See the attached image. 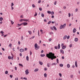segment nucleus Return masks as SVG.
<instances>
[{
  "label": "nucleus",
  "mask_w": 80,
  "mask_h": 80,
  "mask_svg": "<svg viewBox=\"0 0 80 80\" xmlns=\"http://www.w3.org/2000/svg\"><path fill=\"white\" fill-rule=\"evenodd\" d=\"M46 57L48 58H51L52 60H53L54 58H57V57L55 56V54L51 52H49L48 54H47Z\"/></svg>",
  "instance_id": "obj_1"
},
{
  "label": "nucleus",
  "mask_w": 80,
  "mask_h": 80,
  "mask_svg": "<svg viewBox=\"0 0 80 80\" xmlns=\"http://www.w3.org/2000/svg\"><path fill=\"white\" fill-rule=\"evenodd\" d=\"M34 47L35 48V50H38L40 48V47L38 46V45H37V43L35 44Z\"/></svg>",
  "instance_id": "obj_2"
},
{
  "label": "nucleus",
  "mask_w": 80,
  "mask_h": 80,
  "mask_svg": "<svg viewBox=\"0 0 80 80\" xmlns=\"http://www.w3.org/2000/svg\"><path fill=\"white\" fill-rule=\"evenodd\" d=\"M66 26V23H65L64 25H62L60 26V29H62V28L63 29L65 26Z\"/></svg>",
  "instance_id": "obj_3"
},
{
  "label": "nucleus",
  "mask_w": 80,
  "mask_h": 80,
  "mask_svg": "<svg viewBox=\"0 0 80 80\" xmlns=\"http://www.w3.org/2000/svg\"><path fill=\"white\" fill-rule=\"evenodd\" d=\"M25 72L26 73V75H28V73H29V72H28V69L26 70Z\"/></svg>",
  "instance_id": "obj_4"
},
{
  "label": "nucleus",
  "mask_w": 80,
  "mask_h": 80,
  "mask_svg": "<svg viewBox=\"0 0 80 80\" xmlns=\"http://www.w3.org/2000/svg\"><path fill=\"white\" fill-rule=\"evenodd\" d=\"M60 52L61 53H62V54H63L64 53V51H63V49H61Z\"/></svg>",
  "instance_id": "obj_5"
},
{
  "label": "nucleus",
  "mask_w": 80,
  "mask_h": 80,
  "mask_svg": "<svg viewBox=\"0 0 80 80\" xmlns=\"http://www.w3.org/2000/svg\"><path fill=\"white\" fill-rule=\"evenodd\" d=\"M22 23V25H24V26H25V25H27L28 24V23H27V22H23Z\"/></svg>",
  "instance_id": "obj_6"
},
{
  "label": "nucleus",
  "mask_w": 80,
  "mask_h": 80,
  "mask_svg": "<svg viewBox=\"0 0 80 80\" xmlns=\"http://www.w3.org/2000/svg\"><path fill=\"white\" fill-rule=\"evenodd\" d=\"M24 51H25V50H24V49H21L20 50V51L21 52H24Z\"/></svg>",
  "instance_id": "obj_7"
},
{
  "label": "nucleus",
  "mask_w": 80,
  "mask_h": 80,
  "mask_svg": "<svg viewBox=\"0 0 80 80\" xmlns=\"http://www.w3.org/2000/svg\"><path fill=\"white\" fill-rule=\"evenodd\" d=\"M78 39L77 38H75L74 39V41L75 42H78Z\"/></svg>",
  "instance_id": "obj_8"
},
{
  "label": "nucleus",
  "mask_w": 80,
  "mask_h": 80,
  "mask_svg": "<svg viewBox=\"0 0 80 80\" xmlns=\"http://www.w3.org/2000/svg\"><path fill=\"white\" fill-rule=\"evenodd\" d=\"M22 25H23V23H22L20 24H18L17 27H20V26H21Z\"/></svg>",
  "instance_id": "obj_9"
},
{
  "label": "nucleus",
  "mask_w": 80,
  "mask_h": 80,
  "mask_svg": "<svg viewBox=\"0 0 80 80\" xmlns=\"http://www.w3.org/2000/svg\"><path fill=\"white\" fill-rule=\"evenodd\" d=\"M73 32L74 33H75V32H76V29H75V28L73 29Z\"/></svg>",
  "instance_id": "obj_10"
},
{
  "label": "nucleus",
  "mask_w": 80,
  "mask_h": 80,
  "mask_svg": "<svg viewBox=\"0 0 80 80\" xmlns=\"http://www.w3.org/2000/svg\"><path fill=\"white\" fill-rule=\"evenodd\" d=\"M75 65L76 67H77V61H75Z\"/></svg>",
  "instance_id": "obj_11"
},
{
  "label": "nucleus",
  "mask_w": 80,
  "mask_h": 80,
  "mask_svg": "<svg viewBox=\"0 0 80 80\" xmlns=\"http://www.w3.org/2000/svg\"><path fill=\"white\" fill-rule=\"evenodd\" d=\"M58 49H60V44H58Z\"/></svg>",
  "instance_id": "obj_12"
},
{
  "label": "nucleus",
  "mask_w": 80,
  "mask_h": 80,
  "mask_svg": "<svg viewBox=\"0 0 80 80\" xmlns=\"http://www.w3.org/2000/svg\"><path fill=\"white\" fill-rule=\"evenodd\" d=\"M67 35L64 36L63 38V40H65V39L67 38Z\"/></svg>",
  "instance_id": "obj_13"
},
{
  "label": "nucleus",
  "mask_w": 80,
  "mask_h": 80,
  "mask_svg": "<svg viewBox=\"0 0 80 80\" xmlns=\"http://www.w3.org/2000/svg\"><path fill=\"white\" fill-rule=\"evenodd\" d=\"M28 20H29V19H24L23 20V21H24V22H28Z\"/></svg>",
  "instance_id": "obj_14"
},
{
  "label": "nucleus",
  "mask_w": 80,
  "mask_h": 80,
  "mask_svg": "<svg viewBox=\"0 0 80 80\" xmlns=\"http://www.w3.org/2000/svg\"><path fill=\"white\" fill-rule=\"evenodd\" d=\"M38 69L36 68L34 70V72H38Z\"/></svg>",
  "instance_id": "obj_15"
},
{
  "label": "nucleus",
  "mask_w": 80,
  "mask_h": 80,
  "mask_svg": "<svg viewBox=\"0 0 80 80\" xmlns=\"http://www.w3.org/2000/svg\"><path fill=\"white\" fill-rule=\"evenodd\" d=\"M39 64H40V65H43V62H41L40 61L39 62Z\"/></svg>",
  "instance_id": "obj_16"
},
{
  "label": "nucleus",
  "mask_w": 80,
  "mask_h": 80,
  "mask_svg": "<svg viewBox=\"0 0 80 80\" xmlns=\"http://www.w3.org/2000/svg\"><path fill=\"white\" fill-rule=\"evenodd\" d=\"M66 48V46H64L62 47V49H65V48Z\"/></svg>",
  "instance_id": "obj_17"
},
{
  "label": "nucleus",
  "mask_w": 80,
  "mask_h": 80,
  "mask_svg": "<svg viewBox=\"0 0 80 80\" xmlns=\"http://www.w3.org/2000/svg\"><path fill=\"white\" fill-rule=\"evenodd\" d=\"M67 67H68V68H70V65L69 64H68L67 65Z\"/></svg>",
  "instance_id": "obj_18"
},
{
  "label": "nucleus",
  "mask_w": 80,
  "mask_h": 80,
  "mask_svg": "<svg viewBox=\"0 0 80 80\" xmlns=\"http://www.w3.org/2000/svg\"><path fill=\"white\" fill-rule=\"evenodd\" d=\"M44 77L45 78H46V77H47V73H44Z\"/></svg>",
  "instance_id": "obj_19"
},
{
  "label": "nucleus",
  "mask_w": 80,
  "mask_h": 80,
  "mask_svg": "<svg viewBox=\"0 0 80 80\" xmlns=\"http://www.w3.org/2000/svg\"><path fill=\"white\" fill-rule=\"evenodd\" d=\"M29 59V58H28V56H27L26 57V59L28 61V60Z\"/></svg>",
  "instance_id": "obj_20"
},
{
  "label": "nucleus",
  "mask_w": 80,
  "mask_h": 80,
  "mask_svg": "<svg viewBox=\"0 0 80 80\" xmlns=\"http://www.w3.org/2000/svg\"><path fill=\"white\" fill-rule=\"evenodd\" d=\"M23 20H24V19H21V20H19V22H23Z\"/></svg>",
  "instance_id": "obj_21"
},
{
  "label": "nucleus",
  "mask_w": 80,
  "mask_h": 80,
  "mask_svg": "<svg viewBox=\"0 0 80 80\" xmlns=\"http://www.w3.org/2000/svg\"><path fill=\"white\" fill-rule=\"evenodd\" d=\"M28 33H29L30 35H32V32L31 31H28Z\"/></svg>",
  "instance_id": "obj_22"
},
{
  "label": "nucleus",
  "mask_w": 80,
  "mask_h": 80,
  "mask_svg": "<svg viewBox=\"0 0 80 80\" xmlns=\"http://www.w3.org/2000/svg\"><path fill=\"white\" fill-rule=\"evenodd\" d=\"M8 46L11 48L12 47V44L10 43L9 44Z\"/></svg>",
  "instance_id": "obj_23"
},
{
  "label": "nucleus",
  "mask_w": 80,
  "mask_h": 80,
  "mask_svg": "<svg viewBox=\"0 0 80 80\" xmlns=\"http://www.w3.org/2000/svg\"><path fill=\"white\" fill-rule=\"evenodd\" d=\"M19 66H21V67H23V65H22V64H19Z\"/></svg>",
  "instance_id": "obj_24"
},
{
  "label": "nucleus",
  "mask_w": 80,
  "mask_h": 80,
  "mask_svg": "<svg viewBox=\"0 0 80 80\" xmlns=\"http://www.w3.org/2000/svg\"><path fill=\"white\" fill-rule=\"evenodd\" d=\"M2 20H3V18H2V17H1L0 18V21H1V22H2Z\"/></svg>",
  "instance_id": "obj_25"
},
{
  "label": "nucleus",
  "mask_w": 80,
  "mask_h": 80,
  "mask_svg": "<svg viewBox=\"0 0 80 80\" xmlns=\"http://www.w3.org/2000/svg\"><path fill=\"white\" fill-rule=\"evenodd\" d=\"M10 22H11L12 25H13V23H14V22H13V21H12V20H11Z\"/></svg>",
  "instance_id": "obj_26"
},
{
  "label": "nucleus",
  "mask_w": 80,
  "mask_h": 80,
  "mask_svg": "<svg viewBox=\"0 0 80 80\" xmlns=\"http://www.w3.org/2000/svg\"><path fill=\"white\" fill-rule=\"evenodd\" d=\"M47 66L48 67H50V64L48 63Z\"/></svg>",
  "instance_id": "obj_27"
},
{
  "label": "nucleus",
  "mask_w": 80,
  "mask_h": 80,
  "mask_svg": "<svg viewBox=\"0 0 80 80\" xmlns=\"http://www.w3.org/2000/svg\"><path fill=\"white\" fill-rule=\"evenodd\" d=\"M41 57H45V55L44 54H41Z\"/></svg>",
  "instance_id": "obj_28"
},
{
  "label": "nucleus",
  "mask_w": 80,
  "mask_h": 80,
  "mask_svg": "<svg viewBox=\"0 0 80 80\" xmlns=\"http://www.w3.org/2000/svg\"><path fill=\"white\" fill-rule=\"evenodd\" d=\"M53 28L54 29V30H57V28H56L55 26H53Z\"/></svg>",
  "instance_id": "obj_29"
},
{
  "label": "nucleus",
  "mask_w": 80,
  "mask_h": 80,
  "mask_svg": "<svg viewBox=\"0 0 80 80\" xmlns=\"http://www.w3.org/2000/svg\"><path fill=\"white\" fill-rule=\"evenodd\" d=\"M36 16H37V12H35V14L34 15V17H35Z\"/></svg>",
  "instance_id": "obj_30"
},
{
  "label": "nucleus",
  "mask_w": 80,
  "mask_h": 80,
  "mask_svg": "<svg viewBox=\"0 0 80 80\" xmlns=\"http://www.w3.org/2000/svg\"><path fill=\"white\" fill-rule=\"evenodd\" d=\"M54 5H57V1H55L54 2Z\"/></svg>",
  "instance_id": "obj_31"
},
{
  "label": "nucleus",
  "mask_w": 80,
  "mask_h": 80,
  "mask_svg": "<svg viewBox=\"0 0 80 80\" xmlns=\"http://www.w3.org/2000/svg\"><path fill=\"white\" fill-rule=\"evenodd\" d=\"M41 16L42 17H44V14L43 13L41 14Z\"/></svg>",
  "instance_id": "obj_32"
},
{
  "label": "nucleus",
  "mask_w": 80,
  "mask_h": 80,
  "mask_svg": "<svg viewBox=\"0 0 80 80\" xmlns=\"http://www.w3.org/2000/svg\"><path fill=\"white\" fill-rule=\"evenodd\" d=\"M51 15H54V12H51Z\"/></svg>",
  "instance_id": "obj_33"
},
{
  "label": "nucleus",
  "mask_w": 80,
  "mask_h": 80,
  "mask_svg": "<svg viewBox=\"0 0 80 80\" xmlns=\"http://www.w3.org/2000/svg\"><path fill=\"white\" fill-rule=\"evenodd\" d=\"M50 28V29H51V30H54V29L52 27H51Z\"/></svg>",
  "instance_id": "obj_34"
},
{
  "label": "nucleus",
  "mask_w": 80,
  "mask_h": 80,
  "mask_svg": "<svg viewBox=\"0 0 80 80\" xmlns=\"http://www.w3.org/2000/svg\"><path fill=\"white\" fill-rule=\"evenodd\" d=\"M48 13H49V14H51V12H50V11H48Z\"/></svg>",
  "instance_id": "obj_35"
},
{
  "label": "nucleus",
  "mask_w": 80,
  "mask_h": 80,
  "mask_svg": "<svg viewBox=\"0 0 80 80\" xmlns=\"http://www.w3.org/2000/svg\"><path fill=\"white\" fill-rule=\"evenodd\" d=\"M59 75L60 76V77H62V74L61 73H59Z\"/></svg>",
  "instance_id": "obj_36"
},
{
  "label": "nucleus",
  "mask_w": 80,
  "mask_h": 80,
  "mask_svg": "<svg viewBox=\"0 0 80 80\" xmlns=\"http://www.w3.org/2000/svg\"><path fill=\"white\" fill-rule=\"evenodd\" d=\"M60 67H63V64H60Z\"/></svg>",
  "instance_id": "obj_37"
},
{
  "label": "nucleus",
  "mask_w": 80,
  "mask_h": 80,
  "mask_svg": "<svg viewBox=\"0 0 80 80\" xmlns=\"http://www.w3.org/2000/svg\"><path fill=\"white\" fill-rule=\"evenodd\" d=\"M8 73V71H6L5 72V74H7Z\"/></svg>",
  "instance_id": "obj_38"
},
{
  "label": "nucleus",
  "mask_w": 80,
  "mask_h": 80,
  "mask_svg": "<svg viewBox=\"0 0 80 80\" xmlns=\"http://www.w3.org/2000/svg\"><path fill=\"white\" fill-rule=\"evenodd\" d=\"M75 12H78V8H76V9H75Z\"/></svg>",
  "instance_id": "obj_39"
},
{
  "label": "nucleus",
  "mask_w": 80,
  "mask_h": 80,
  "mask_svg": "<svg viewBox=\"0 0 80 80\" xmlns=\"http://www.w3.org/2000/svg\"><path fill=\"white\" fill-rule=\"evenodd\" d=\"M68 17H70V15H71V14H70V13H69L68 14Z\"/></svg>",
  "instance_id": "obj_40"
},
{
  "label": "nucleus",
  "mask_w": 80,
  "mask_h": 80,
  "mask_svg": "<svg viewBox=\"0 0 80 80\" xmlns=\"http://www.w3.org/2000/svg\"><path fill=\"white\" fill-rule=\"evenodd\" d=\"M0 33H1V34H3V33H4V32H3V31H1Z\"/></svg>",
  "instance_id": "obj_41"
},
{
  "label": "nucleus",
  "mask_w": 80,
  "mask_h": 80,
  "mask_svg": "<svg viewBox=\"0 0 80 80\" xmlns=\"http://www.w3.org/2000/svg\"><path fill=\"white\" fill-rule=\"evenodd\" d=\"M8 58L9 59V60H10V59H11V57L10 56H8Z\"/></svg>",
  "instance_id": "obj_42"
},
{
  "label": "nucleus",
  "mask_w": 80,
  "mask_h": 80,
  "mask_svg": "<svg viewBox=\"0 0 80 80\" xmlns=\"http://www.w3.org/2000/svg\"><path fill=\"white\" fill-rule=\"evenodd\" d=\"M41 2V0H39L38 2V3H40Z\"/></svg>",
  "instance_id": "obj_43"
},
{
  "label": "nucleus",
  "mask_w": 80,
  "mask_h": 80,
  "mask_svg": "<svg viewBox=\"0 0 80 80\" xmlns=\"http://www.w3.org/2000/svg\"><path fill=\"white\" fill-rule=\"evenodd\" d=\"M73 75H70L71 78H73Z\"/></svg>",
  "instance_id": "obj_44"
},
{
  "label": "nucleus",
  "mask_w": 80,
  "mask_h": 80,
  "mask_svg": "<svg viewBox=\"0 0 80 80\" xmlns=\"http://www.w3.org/2000/svg\"><path fill=\"white\" fill-rule=\"evenodd\" d=\"M57 62L58 63H59L58 59H57Z\"/></svg>",
  "instance_id": "obj_45"
},
{
  "label": "nucleus",
  "mask_w": 80,
  "mask_h": 80,
  "mask_svg": "<svg viewBox=\"0 0 80 80\" xmlns=\"http://www.w3.org/2000/svg\"><path fill=\"white\" fill-rule=\"evenodd\" d=\"M21 38L22 40H23V36H22L21 37Z\"/></svg>",
  "instance_id": "obj_46"
},
{
  "label": "nucleus",
  "mask_w": 80,
  "mask_h": 80,
  "mask_svg": "<svg viewBox=\"0 0 80 80\" xmlns=\"http://www.w3.org/2000/svg\"><path fill=\"white\" fill-rule=\"evenodd\" d=\"M13 5H14V4H13V2H12L11 3V7H12V6H13Z\"/></svg>",
  "instance_id": "obj_47"
},
{
  "label": "nucleus",
  "mask_w": 80,
  "mask_h": 80,
  "mask_svg": "<svg viewBox=\"0 0 80 80\" xmlns=\"http://www.w3.org/2000/svg\"><path fill=\"white\" fill-rule=\"evenodd\" d=\"M70 47H72V44H70L69 45Z\"/></svg>",
  "instance_id": "obj_48"
},
{
  "label": "nucleus",
  "mask_w": 80,
  "mask_h": 80,
  "mask_svg": "<svg viewBox=\"0 0 80 80\" xmlns=\"http://www.w3.org/2000/svg\"><path fill=\"white\" fill-rule=\"evenodd\" d=\"M70 38V36H68L67 37V38L68 39H69V38Z\"/></svg>",
  "instance_id": "obj_49"
},
{
  "label": "nucleus",
  "mask_w": 80,
  "mask_h": 80,
  "mask_svg": "<svg viewBox=\"0 0 80 80\" xmlns=\"http://www.w3.org/2000/svg\"><path fill=\"white\" fill-rule=\"evenodd\" d=\"M32 6L33 8H35V5L34 4H32Z\"/></svg>",
  "instance_id": "obj_50"
},
{
  "label": "nucleus",
  "mask_w": 80,
  "mask_h": 80,
  "mask_svg": "<svg viewBox=\"0 0 80 80\" xmlns=\"http://www.w3.org/2000/svg\"><path fill=\"white\" fill-rule=\"evenodd\" d=\"M50 23H51V21H49V22L48 23V24H50Z\"/></svg>",
  "instance_id": "obj_51"
},
{
  "label": "nucleus",
  "mask_w": 80,
  "mask_h": 80,
  "mask_svg": "<svg viewBox=\"0 0 80 80\" xmlns=\"http://www.w3.org/2000/svg\"><path fill=\"white\" fill-rule=\"evenodd\" d=\"M44 70H45V71L47 70V68H44Z\"/></svg>",
  "instance_id": "obj_52"
},
{
  "label": "nucleus",
  "mask_w": 80,
  "mask_h": 80,
  "mask_svg": "<svg viewBox=\"0 0 80 80\" xmlns=\"http://www.w3.org/2000/svg\"><path fill=\"white\" fill-rule=\"evenodd\" d=\"M30 55H31L32 54V51H30Z\"/></svg>",
  "instance_id": "obj_53"
},
{
  "label": "nucleus",
  "mask_w": 80,
  "mask_h": 80,
  "mask_svg": "<svg viewBox=\"0 0 80 80\" xmlns=\"http://www.w3.org/2000/svg\"><path fill=\"white\" fill-rule=\"evenodd\" d=\"M39 10H40V11H42V8H39Z\"/></svg>",
  "instance_id": "obj_54"
},
{
  "label": "nucleus",
  "mask_w": 80,
  "mask_h": 80,
  "mask_svg": "<svg viewBox=\"0 0 80 80\" xmlns=\"http://www.w3.org/2000/svg\"><path fill=\"white\" fill-rule=\"evenodd\" d=\"M23 79H25V80H27V78H23Z\"/></svg>",
  "instance_id": "obj_55"
},
{
  "label": "nucleus",
  "mask_w": 80,
  "mask_h": 80,
  "mask_svg": "<svg viewBox=\"0 0 80 80\" xmlns=\"http://www.w3.org/2000/svg\"><path fill=\"white\" fill-rule=\"evenodd\" d=\"M63 45H64V44L63 43H62L61 44V47H63Z\"/></svg>",
  "instance_id": "obj_56"
},
{
  "label": "nucleus",
  "mask_w": 80,
  "mask_h": 80,
  "mask_svg": "<svg viewBox=\"0 0 80 80\" xmlns=\"http://www.w3.org/2000/svg\"><path fill=\"white\" fill-rule=\"evenodd\" d=\"M18 80V78H15V80Z\"/></svg>",
  "instance_id": "obj_57"
},
{
  "label": "nucleus",
  "mask_w": 80,
  "mask_h": 80,
  "mask_svg": "<svg viewBox=\"0 0 80 80\" xmlns=\"http://www.w3.org/2000/svg\"><path fill=\"white\" fill-rule=\"evenodd\" d=\"M18 44L19 45H20V41H18Z\"/></svg>",
  "instance_id": "obj_58"
},
{
  "label": "nucleus",
  "mask_w": 80,
  "mask_h": 80,
  "mask_svg": "<svg viewBox=\"0 0 80 80\" xmlns=\"http://www.w3.org/2000/svg\"><path fill=\"white\" fill-rule=\"evenodd\" d=\"M23 15H21L20 17V18H23Z\"/></svg>",
  "instance_id": "obj_59"
},
{
  "label": "nucleus",
  "mask_w": 80,
  "mask_h": 80,
  "mask_svg": "<svg viewBox=\"0 0 80 80\" xmlns=\"http://www.w3.org/2000/svg\"><path fill=\"white\" fill-rule=\"evenodd\" d=\"M15 70H17V67H15Z\"/></svg>",
  "instance_id": "obj_60"
},
{
  "label": "nucleus",
  "mask_w": 80,
  "mask_h": 80,
  "mask_svg": "<svg viewBox=\"0 0 80 80\" xmlns=\"http://www.w3.org/2000/svg\"><path fill=\"white\" fill-rule=\"evenodd\" d=\"M51 17L52 18H54V16H52Z\"/></svg>",
  "instance_id": "obj_61"
},
{
  "label": "nucleus",
  "mask_w": 80,
  "mask_h": 80,
  "mask_svg": "<svg viewBox=\"0 0 80 80\" xmlns=\"http://www.w3.org/2000/svg\"><path fill=\"white\" fill-rule=\"evenodd\" d=\"M51 40H52V38H50L49 39V41L50 42V41H51Z\"/></svg>",
  "instance_id": "obj_62"
},
{
  "label": "nucleus",
  "mask_w": 80,
  "mask_h": 80,
  "mask_svg": "<svg viewBox=\"0 0 80 80\" xmlns=\"http://www.w3.org/2000/svg\"><path fill=\"white\" fill-rule=\"evenodd\" d=\"M55 65V63H53L52 64V65Z\"/></svg>",
  "instance_id": "obj_63"
},
{
  "label": "nucleus",
  "mask_w": 80,
  "mask_h": 80,
  "mask_svg": "<svg viewBox=\"0 0 80 80\" xmlns=\"http://www.w3.org/2000/svg\"><path fill=\"white\" fill-rule=\"evenodd\" d=\"M58 80H62V79L61 78H59L58 79Z\"/></svg>",
  "instance_id": "obj_64"
}]
</instances>
